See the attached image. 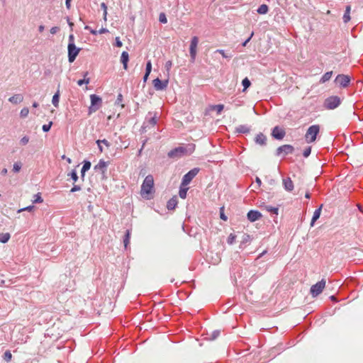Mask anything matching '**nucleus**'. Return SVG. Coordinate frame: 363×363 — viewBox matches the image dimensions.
Here are the masks:
<instances>
[{
    "label": "nucleus",
    "mask_w": 363,
    "mask_h": 363,
    "mask_svg": "<svg viewBox=\"0 0 363 363\" xmlns=\"http://www.w3.org/2000/svg\"><path fill=\"white\" fill-rule=\"evenodd\" d=\"M154 194V179L153 177L150 174L145 178L141 185L140 195L143 198L149 200L153 198Z\"/></svg>",
    "instance_id": "obj_1"
},
{
    "label": "nucleus",
    "mask_w": 363,
    "mask_h": 363,
    "mask_svg": "<svg viewBox=\"0 0 363 363\" xmlns=\"http://www.w3.org/2000/svg\"><path fill=\"white\" fill-rule=\"evenodd\" d=\"M177 205V196H174L172 199H170L167 204V208L169 210H174Z\"/></svg>",
    "instance_id": "obj_20"
},
{
    "label": "nucleus",
    "mask_w": 363,
    "mask_h": 363,
    "mask_svg": "<svg viewBox=\"0 0 363 363\" xmlns=\"http://www.w3.org/2000/svg\"><path fill=\"white\" fill-rule=\"evenodd\" d=\"M33 209H34V206H28L27 207H25V208H21V209L18 210V213H21V212H23V211H32Z\"/></svg>",
    "instance_id": "obj_40"
},
{
    "label": "nucleus",
    "mask_w": 363,
    "mask_h": 363,
    "mask_svg": "<svg viewBox=\"0 0 363 363\" xmlns=\"http://www.w3.org/2000/svg\"><path fill=\"white\" fill-rule=\"evenodd\" d=\"M107 10H106V11H104V13H103V16H104V21H106L107 20Z\"/></svg>",
    "instance_id": "obj_64"
},
{
    "label": "nucleus",
    "mask_w": 363,
    "mask_h": 363,
    "mask_svg": "<svg viewBox=\"0 0 363 363\" xmlns=\"http://www.w3.org/2000/svg\"><path fill=\"white\" fill-rule=\"evenodd\" d=\"M199 43V38L196 36H194L191 38L190 48H189V52L192 61H194L196 55V50H197V45Z\"/></svg>",
    "instance_id": "obj_10"
},
{
    "label": "nucleus",
    "mask_w": 363,
    "mask_h": 363,
    "mask_svg": "<svg viewBox=\"0 0 363 363\" xmlns=\"http://www.w3.org/2000/svg\"><path fill=\"white\" fill-rule=\"evenodd\" d=\"M44 29H45V26H44L43 25H40V26H39V27H38V30H39L40 33H42V32L44 30Z\"/></svg>",
    "instance_id": "obj_62"
},
{
    "label": "nucleus",
    "mask_w": 363,
    "mask_h": 363,
    "mask_svg": "<svg viewBox=\"0 0 363 363\" xmlns=\"http://www.w3.org/2000/svg\"><path fill=\"white\" fill-rule=\"evenodd\" d=\"M351 78L350 76L346 74H338L335 80V82L339 84L341 87L348 86L350 82Z\"/></svg>",
    "instance_id": "obj_8"
},
{
    "label": "nucleus",
    "mask_w": 363,
    "mask_h": 363,
    "mask_svg": "<svg viewBox=\"0 0 363 363\" xmlns=\"http://www.w3.org/2000/svg\"><path fill=\"white\" fill-rule=\"evenodd\" d=\"M236 238V235L233 233H230L228 238V243L232 245Z\"/></svg>",
    "instance_id": "obj_36"
},
{
    "label": "nucleus",
    "mask_w": 363,
    "mask_h": 363,
    "mask_svg": "<svg viewBox=\"0 0 363 363\" xmlns=\"http://www.w3.org/2000/svg\"><path fill=\"white\" fill-rule=\"evenodd\" d=\"M107 32H108V30L106 28H102L98 31V33L103 34Z\"/></svg>",
    "instance_id": "obj_56"
},
{
    "label": "nucleus",
    "mask_w": 363,
    "mask_h": 363,
    "mask_svg": "<svg viewBox=\"0 0 363 363\" xmlns=\"http://www.w3.org/2000/svg\"><path fill=\"white\" fill-rule=\"evenodd\" d=\"M236 131L242 133H247L250 131L249 128L245 125H240L236 128Z\"/></svg>",
    "instance_id": "obj_27"
},
{
    "label": "nucleus",
    "mask_w": 363,
    "mask_h": 363,
    "mask_svg": "<svg viewBox=\"0 0 363 363\" xmlns=\"http://www.w3.org/2000/svg\"><path fill=\"white\" fill-rule=\"evenodd\" d=\"M186 152V150L184 147H179L175 148L173 150H171L168 153V155L170 157H175L181 156L182 155H184Z\"/></svg>",
    "instance_id": "obj_14"
},
{
    "label": "nucleus",
    "mask_w": 363,
    "mask_h": 363,
    "mask_svg": "<svg viewBox=\"0 0 363 363\" xmlns=\"http://www.w3.org/2000/svg\"><path fill=\"white\" fill-rule=\"evenodd\" d=\"M169 84V79L165 80H160L159 78H156L152 81V84L155 90L162 91L165 89Z\"/></svg>",
    "instance_id": "obj_9"
},
{
    "label": "nucleus",
    "mask_w": 363,
    "mask_h": 363,
    "mask_svg": "<svg viewBox=\"0 0 363 363\" xmlns=\"http://www.w3.org/2000/svg\"><path fill=\"white\" fill-rule=\"evenodd\" d=\"M217 52H219L223 57H228V56L225 55L223 50H218Z\"/></svg>",
    "instance_id": "obj_55"
},
{
    "label": "nucleus",
    "mask_w": 363,
    "mask_h": 363,
    "mask_svg": "<svg viewBox=\"0 0 363 363\" xmlns=\"http://www.w3.org/2000/svg\"><path fill=\"white\" fill-rule=\"evenodd\" d=\"M68 176H70V177L73 179L74 182H76L78 179V176L74 170H73L71 173L68 174Z\"/></svg>",
    "instance_id": "obj_41"
},
{
    "label": "nucleus",
    "mask_w": 363,
    "mask_h": 363,
    "mask_svg": "<svg viewBox=\"0 0 363 363\" xmlns=\"http://www.w3.org/2000/svg\"><path fill=\"white\" fill-rule=\"evenodd\" d=\"M81 190V187L78 185H74V186L71 189V192H75Z\"/></svg>",
    "instance_id": "obj_51"
},
{
    "label": "nucleus",
    "mask_w": 363,
    "mask_h": 363,
    "mask_svg": "<svg viewBox=\"0 0 363 363\" xmlns=\"http://www.w3.org/2000/svg\"><path fill=\"white\" fill-rule=\"evenodd\" d=\"M101 7L104 10V11H106V10H107V6L104 2H102L101 4Z\"/></svg>",
    "instance_id": "obj_60"
},
{
    "label": "nucleus",
    "mask_w": 363,
    "mask_h": 363,
    "mask_svg": "<svg viewBox=\"0 0 363 363\" xmlns=\"http://www.w3.org/2000/svg\"><path fill=\"white\" fill-rule=\"evenodd\" d=\"M123 101V95L121 94H119L117 96V100H116V103L117 104H121Z\"/></svg>",
    "instance_id": "obj_54"
},
{
    "label": "nucleus",
    "mask_w": 363,
    "mask_h": 363,
    "mask_svg": "<svg viewBox=\"0 0 363 363\" xmlns=\"http://www.w3.org/2000/svg\"><path fill=\"white\" fill-rule=\"evenodd\" d=\"M272 136L278 140H281L285 135V131L278 126L274 128L272 130Z\"/></svg>",
    "instance_id": "obj_11"
},
{
    "label": "nucleus",
    "mask_w": 363,
    "mask_h": 363,
    "mask_svg": "<svg viewBox=\"0 0 363 363\" xmlns=\"http://www.w3.org/2000/svg\"><path fill=\"white\" fill-rule=\"evenodd\" d=\"M91 106L89 108V115L95 113L101 106L102 99L96 94L90 95Z\"/></svg>",
    "instance_id": "obj_3"
},
{
    "label": "nucleus",
    "mask_w": 363,
    "mask_h": 363,
    "mask_svg": "<svg viewBox=\"0 0 363 363\" xmlns=\"http://www.w3.org/2000/svg\"><path fill=\"white\" fill-rule=\"evenodd\" d=\"M252 35H253V33H252L250 36L242 43V46H246L247 43L250 40Z\"/></svg>",
    "instance_id": "obj_57"
},
{
    "label": "nucleus",
    "mask_w": 363,
    "mask_h": 363,
    "mask_svg": "<svg viewBox=\"0 0 363 363\" xmlns=\"http://www.w3.org/2000/svg\"><path fill=\"white\" fill-rule=\"evenodd\" d=\"M59 30H60V28H59V27H57V26H54V27L51 28V29H50V33H51V34H53V35H54V34H55V33H56Z\"/></svg>",
    "instance_id": "obj_50"
},
{
    "label": "nucleus",
    "mask_w": 363,
    "mask_h": 363,
    "mask_svg": "<svg viewBox=\"0 0 363 363\" xmlns=\"http://www.w3.org/2000/svg\"><path fill=\"white\" fill-rule=\"evenodd\" d=\"M311 152V147H307L303 150V155L305 157H308L310 155Z\"/></svg>",
    "instance_id": "obj_44"
},
{
    "label": "nucleus",
    "mask_w": 363,
    "mask_h": 363,
    "mask_svg": "<svg viewBox=\"0 0 363 363\" xmlns=\"http://www.w3.org/2000/svg\"><path fill=\"white\" fill-rule=\"evenodd\" d=\"M89 79H79V80H78V82H77V84H78L79 86H82V84H89Z\"/></svg>",
    "instance_id": "obj_47"
},
{
    "label": "nucleus",
    "mask_w": 363,
    "mask_h": 363,
    "mask_svg": "<svg viewBox=\"0 0 363 363\" xmlns=\"http://www.w3.org/2000/svg\"><path fill=\"white\" fill-rule=\"evenodd\" d=\"M152 71V63L151 61H148L146 64L145 73L150 74Z\"/></svg>",
    "instance_id": "obj_43"
},
{
    "label": "nucleus",
    "mask_w": 363,
    "mask_h": 363,
    "mask_svg": "<svg viewBox=\"0 0 363 363\" xmlns=\"http://www.w3.org/2000/svg\"><path fill=\"white\" fill-rule=\"evenodd\" d=\"M149 75H150V74H147V73H145V75H144V77H143V82H147V79H148V77H149Z\"/></svg>",
    "instance_id": "obj_61"
},
{
    "label": "nucleus",
    "mask_w": 363,
    "mask_h": 363,
    "mask_svg": "<svg viewBox=\"0 0 363 363\" xmlns=\"http://www.w3.org/2000/svg\"><path fill=\"white\" fill-rule=\"evenodd\" d=\"M29 113V109L28 108H23L21 109V112H20V116L21 118H26V116H28Z\"/></svg>",
    "instance_id": "obj_35"
},
{
    "label": "nucleus",
    "mask_w": 363,
    "mask_h": 363,
    "mask_svg": "<svg viewBox=\"0 0 363 363\" xmlns=\"http://www.w3.org/2000/svg\"><path fill=\"white\" fill-rule=\"evenodd\" d=\"M223 208H220V217L222 220H227V217L224 215L223 212Z\"/></svg>",
    "instance_id": "obj_53"
},
{
    "label": "nucleus",
    "mask_w": 363,
    "mask_h": 363,
    "mask_svg": "<svg viewBox=\"0 0 363 363\" xmlns=\"http://www.w3.org/2000/svg\"><path fill=\"white\" fill-rule=\"evenodd\" d=\"M29 142V138L24 136L21 139V143L23 145H26Z\"/></svg>",
    "instance_id": "obj_46"
},
{
    "label": "nucleus",
    "mask_w": 363,
    "mask_h": 363,
    "mask_svg": "<svg viewBox=\"0 0 363 363\" xmlns=\"http://www.w3.org/2000/svg\"><path fill=\"white\" fill-rule=\"evenodd\" d=\"M172 62L171 60L166 62L164 67L167 72V77L169 76V72L172 68Z\"/></svg>",
    "instance_id": "obj_38"
},
{
    "label": "nucleus",
    "mask_w": 363,
    "mask_h": 363,
    "mask_svg": "<svg viewBox=\"0 0 363 363\" xmlns=\"http://www.w3.org/2000/svg\"><path fill=\"white\" fill-rule=\"evenodd\" d=\"M341 103L340 98L337 96H331L327 98L324 101V107L326 109H335L340 106Z\"/></svg>",
    "instance_id": "obj_4"
},
{
    "label": "nucleus",
    "mask_w": 363,
    "mask_h": 363,
    "mask_svg": "<svg viewBox=\"0 0 363 363\" xmlns=\"http://www.w3.org/2000/svg\"><path fill=\"white\" fill-rule=\"evenodd\" d=\"M115 41H116L115 45H116V47L121 48L123 46V43L121 41L119 37H116V39H115Z\"/></svg>",
    "instance_id": "obj_48"
},
{
    "label": "nucleus",
    "mask_w": 363,
    "mask_h": 363,
    "mask_svg": "<svg viewBox=\"0 0 363 363\" xmlns=\"http://www.w3.org/2000/svg\"><path fill=\"white\" fill-rule=\"evenodd\" d=\"M322 207H323V204H321L320 206V207L314 211L313 216V218H312L311 222V226H313L314 225L315 222L320 218Z\"/></svg>",
    "instance_id": "obj_17"
},
{
    "label": "nucleus",
    "mask_w": 363,
    "mask_h": 363,
    "mask_svg": "<svg viewBox=\"0 0 363 363\" xmlns=\"http://www.w3.org/2000/svg\"><path fill=\"white\" fill-rule=\"evenodd\" d=\"M332 75H333V72L332 71H330V72H327L326 73H325L320 80V82L323 84L328 81H329L330 79V78L332 77Z\"/></svg>",
    "instance_id": "obj_24"
},
{
    "label": "nucleus",
    "mask_w": 363,
    "mask_h": 363,
    "mask_svg": "<svg viewBox=\"0 0 363 363\" xmlns=\"http://www.w3.org/2000/svg\"><path fill=\"white\" fill-rule=\"evenodd\" d=\"M107 164L105 161L101 160L99 163L95 165L94 169L96 170H99L102 173H104L106 169Z\"/></svg>",
    "instance_id": "obj_19"
},
{
    "label": "nucleus",
    "mask_w": 363,
    "mask_h": 363,
    "mask_svg": "<svg viewBox=\"0 0 363 363\" xmlns=\"http://www.w3.org/2000/svg\"><path fill=\"white\" fill-rule=\"evenodd\" d=\"M52 125V121H50L48 124L43 125V128H42L43 131L48 132L50 130Z\"/></svg>",
    "instance_id": "obj_42"
},
{
    "label": "nucleus",
    "mask_w": 363,
    "mask_h": 363,
    "mask_svg": "<svg viewBox=\"0 0 363 363\" xmlns=\"http://www.w3.org/2000/svg\"><path fill=\"white\" fill-rule=\"evenodd\" d=\"M65 4L67 8L69 9L71 6V0H65Z\"/></svg>",
    "instance_id": "obj_59"
},
{
    "label": "nucleus",
    "mask_w": 363,
    "mask_h": 363,
    "mask_svg": "<svg viewBox=\"0 0 363 363\" xmlns=\"http://www.w3.org/2000/svg\"><path fill=\"white\" fill-rule=\"evenodd\" d=\"M257 11L259 14H266L268 12V6L266 4H262Z\"/></svg>",
    "instance_id": "obj_28"
},
{
    "label": "nucleus",
    "mask_w": 363,
    "mask_h": 363,
    "mask_svg": "<svg viewBox=\"0 0 363 363\" xmlns=\"http://www.w3.org/2000/svg\"><path fill=\"white\" fill-rule=\"evenodd\" d=\"M265 208L269 212H271V213H272L274 214H276V215L278 214V211H279L278 208L267 206L265 207Z\"/></svg>",
    "instance_id": "obj_34"
},
{
    "label": "nucleus",
    "mask_w": 363,
    "mask_h": 363,
    "mask_svg": "<svg viewBox=\"0 0 363 363\" xmlns=\"http://www.w3.org/2000/svg\"><path fill=\"white\" fill-rule=\"evenodd\" d=\"M242 84L243 86L242 91L245 92L247 89L250 86L251 82L247 77H245L244 79H242Z\"/></svg>",
    "instance_id": "obj_29"
},
{
    "label": "nucleus",
    "mask_w": 363,
    "mask_h": 363,
    "mask_svg": "<svg viewBox=\"0 0 363 363\" xmlns=\"http://www.w3.org/2000/svg\"><path fill=\"white\" fill-rule=\"evenodd\" d=\"M199 172V168H194L190 170L188 173H186L182 179V186H187L191 180L197 175Z\"/></svg>",
    "instance_id": "obj_6"
},
{
    "label": "nucleus",
    "mask_w": 363,
    "mask_h": 363,
    "mask_svg": "<svg viewBox=\"0 0 363 363\" xmlns=\"http://www.w3.org/2000/svg\"><path fill=\"white\" fill-rule=\"evenodd\" d=\"M350 11H351V6H350V5L347 6L346 9H345V14L343 16V21L345 23H348L350 21V19H351Z\"/></svg>",
    "instance_id": "obj_21"
},
{
    "label": "nucleus",
    "mask_w": 363,
    "mask_h": 363,
    "mask_svg": "<svg viewBox=\"0 0 363 363\" xmlns=\"http://www.w3.org/2000/svg\"><path fill=\"white\" fill-rule=\"evenodd\" d=\"M320 125H311L305 134V140L308 143H311L315 141L316 137L320 133Z\"/></svg>",
    "instance_id": "obj_2"
},
{
    "label": "nucleus",
    "mask_w": 363,
    "mask_h": 363,
    "mask_svg": "<svg viewBox=\"0 0 363 363\" xmlns=\"http://www.w3.org/2000/svg\"><path fill=\"white\" fill-rule=\"evenodd\" d=\"M247 219L251 222H255L262 217L261 213L257 211H250L247 213Z\"/></svg>",
    "instance_id": "obj_13"
},
{
    "label": "nucleus",
    "mask_w": 363,
    "mask_h": 363,
    "mask_svg": "<svg viewBox=\"0 0 363 363\" xmlns=\"http://www.w3.org/2000/svg\"><path fill=\"white\" fill-rule=\"evenodd\" d=\"M283 184L284 186V189L287 191H291L294 189V183L291 178L287 177L286 179H283Z\"/></svg>",
    "instance_id": "obj_15"
},
{
    "label": "nucleus",
    "mask_w": 363,
    "mask_h": 363,
    "mask_svg": "<svg viewBox=\"0 0 363 363\" xmlns=\"http://www.w3.org/2000/svg\"><path fill=\"white\" fill-rule=\"evenodd\" d=\"M96 143L98 144V145H99V144H101V143H103V144H104L107 147L109 146V143L106 139H104V140H98L96 141Z\"/></svg>",
    "instance_id": "obj_49"
},
{
    "label": "nucleus",
    "mask_w": 363,
    "mask_h": 363,
    "mask_svg": "<svg viewBox=\"0 0 363 363\" xmlns=\"http://www.w3.org/2000/svg\"><path fill=\"white\" fill-rule=\"evenodd\" d=\"M11 238V235L9 233H0V242L6 243Z\"/></svg>",
    "instance_id": "obj_25"
},
{
    "label": "nucleus",
    "mask_w": 363,
    "mask_h": 363,
    "mask_svg": "<svg viewBox=\"0 0 363 363\" xmlns=\"http://www.w3.org/2000/svg\"><path fill=\"white\" fill-rule=\"evenodd\" d=\"M159 21L162 23H166L167 19L164 13H161L159 16Z\"/></svg>",
    "instance_id": "obj_39"
},
{
    "label": "nucleus",
    "mask_w": 363,
    "mask_h": 363,
    "mask_svg": "<svg viewBox=\"0 0 363 363\" xmlns=\"http://www.w3.org/2000/svg\"><path fill=\"white\" fill-rule=\"evenodd\" d=\"M23 97L21 94H14L13 96H12L11 97H10L9 99V101L11 103L15 104L21 103V101H23Z\"/></svg>",
    "instance_id": "obj_18"
},
{
    "label": "nucleus",
    "mask_w": 363,
    "mask_h": 363,
    "mask_svg": "<svg viewBox=\"0 0 363 363\" xmlns=\"http://www.w3.org/2000/svg\"><path fill=\"white\" fill-rule=\"evenodd\" d=\"M7 172H8L7 169H6V168H4V169L1 170V174L2 175H6V174H7Z\"/></svg>",
    "instance_id": "obj_63"
},
{
    "label": "nucleus",
    "mask_w": 363,
    "mask_h": 363,
    "mask_svg": "<svg viewBox=\"0 0 363 363\" xmlns=\"http://www.w3.org/2000/svg\"><path fill=\"white\" fill-rule=\"evenodd\" d=\"M67 49L69 62H72L78 55L80 48H77L74 43H69Z\"/></svg>",
    "instance_id": "obj_7"
},
{
    "label": "nucleus",
    "mask_w": 363,
    "mask_h": 363,
    "mask_svg": "<svg viewBox=\"0 0 363 363\" xmlns=\"http://www.w3.org/2000/svg\"><path fill=\"white\" fill-rule=\"evenodd\" d=\"M150 123L152 125H155L157 123V119L155 116L152 117L150 120L149 121Z\"/></svg>",
    "instance_id": "obj_52"
},
{
    "label": "nucleus",
    "mask_w": 363,
    "mask_h": 363,
    "mask_svg": "<svg viewBox=\"0 0 363 363\" xmlns=\"http://www.w3.org/2000/svg\"><path fill=\"white\" fill-rule=\"evenodd\" d=\"M60 90H57V92L54 94L52 99V103L55 107H58L59 106V100H60Z\"/></svg>",
    "instance_id": "obj_23"
},
{
    "label": "nucleus",
    "mask_w": 363,
    "mask_h": 363,
    "mask_svg": "<svg viewBox=\"0 0 363 363\" xmlns=\"http://www.w3.org/2000/svg\"><path fill=\"white\" fill-rule=\"evenodd\" d=\"M21 169V162H16L13 164V171L15 172H18Z\"/></svg>",
    "instance_id": "obj_37"
},
{
    "label": "nucleus",
    "mask_w": 363,
    "mask_h": 363,
    "mask_svg": "<svg viewBox=\"0 0 363 363\" xmlns=\"http://www.w3.org/2000/svg\"><path fill=\"white\" fill-rule=\"evenodd\" d=\"M12 359V354L9 350H6L4 354V359L6 362H10Z\"/></svg>",
    "instance_id": "obj_33"
},
{
    "label": "nucleus",
    "mask_w": 363,
    "mask_h": 363,
    "mask_svg": "<svg viewBox=\"0 0 363 363\" xmlns=\"http://www.w3.org/2000/svg\"><path fill=\"white\" fill-rule=\"evenodd\" d=\"M130 233L129 230H127L126 233H125V238H124V240H123V243H124L125 248H127L128 245L130 243Z\"/></svg>",
    "instance_id": "obj_31"
},
{
    "label": "nucleus",
    "mask_w": 363,
    "mask_h": 363,
    "mask_svg": "<svg viewBox=\"0 0 363 363\" xmlns=\"http://www.w3.org/2000/svg\"><path fill=\"white\" fill-rule=\"evenodd\" d=\"M74 37L73 35H70L69 36V43H74Z\"/></svg>",
    "instance_id": "obj_58"
},
{
    "label": "nucleus",
    "mask_w": 363,
    "mask_h": 363,
    "mask_svg": "<svg viewBox=\"0 0 363 363\" xmlns=\"http://www.w3.org/2000/svg\"><path fill=\"white\" fill-rule=\"evenodd\" d=\"M91 167V162H89V161H84V165L82 168V171H81V173H82V177L83 178L84 177V174L86 171H88Z\"/></svg>",
    "instance_id": "obj_26"
},
{
    "label": "nucleus",
    "mask_w": 363,
    "mask_h": 363,
    "mask_svg": "<svg viewBox=\"0 0 363 363\" xmlns=\"http://www.w3.org/2000/svg\"><path fill=\"white\" fill-rule=\"evenodd\" d=\"M224 108V106L223 104H218L214 106V109L216 110L218 113H220Z\"/></svg>",
    "instance_id": "obj_45"
},
{
    "label": "nucleus",
    "mask_w": 363,
    "mask_h": 363,
    "mask_svg": "<svg viewBox=\"0 0 363 363\" xmlns=\"http://www.w3.org/2000/svg\"><path fill=\"white\" fill-rule=\"evenodd\" d=\"M188 189H189V188L181 186L179 194L182 199H185L186 197V193H187Z\"/></svg>",
    "instance_id": "obj_30"
},
{
    "label": "nucleus",
    "mask_w": 363,
    "mask_h": 363,
    "mask_svg": "<svg viewBox=\"0 0 363 363\" xmlns=\"http://www.w3.org/2000/svg\"><path fill=\"white\" fill-rule=\"evenodd\" d=\"M34 197H35V199L33 201L34 203H40L43 202V199L41 197L40 193H38L37 194H35L34 196Z\"/></svg>",
    "instance_id": "obj_32"
},
{
    "label": "nucleus",
    "mask_w": 363,
    "mask_h": 363,
    "mask_svg": "<svg viewBox=\"0 0 363 363\" xmlns=\"http://www.w3.org/2000/svg\"><path fill=\"white\" fill-rule=\"evenodd\" d=\"M294 147L291 145H284L279 147L277 150L279 154L283 153L284 155L291 154L294 152Z\"/></svg>",
    "instance_id": "obj_12"
},
{
    "label": "nucleus",
    "mask_w": 363,
    "mask_h": 363,
    "mask_svg": "<svg viewBox=\"0 0 363 363\" xmlns=\"http://www.w3.org/2000/svg\"><path fill=\"white\" fill-rule=\"evenodd\" d=\"M326 281L325 279H322L315 284H313L310 289V292L313 297H315L322 293L323 290L325 287Z\"/></svg>",
    "instance_id": "obj_5"
},
{
    "label": "nucleus",
    "mask_w": 363,
    "mask_h": 363,
    "mask_svg": "<svg viewBox=\"0 0 363 363\" xmlns=\"http://www.w3.org/2000/svg\"><path fill=\"white\" fill-rule=\"evenodd\" d=\"M255 141L257 143L262 145L266 143L267 138L264 134L259 133L256 136Z\"/></svg>",
    "instance_id": "obj_22"
},
{
    "label": "nucleus",
    "mask_w": 363,
    "mask_h": 363,
    "mask_svg": "<svg viewBox=\"0 0 363 363\" xmlns=\"http://www.w3.org/2000/svg\"><path fill=\"white\" fill-rule=\"evenodd\" d=\"M129 60V55L126 51H123L121 56V62L123 65L125 70L128 69V62Z\"/></svg>",
    "instance_id": "obj_16"
}]
</instances>
